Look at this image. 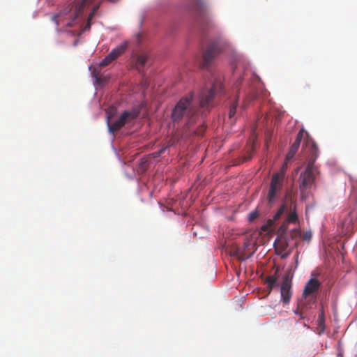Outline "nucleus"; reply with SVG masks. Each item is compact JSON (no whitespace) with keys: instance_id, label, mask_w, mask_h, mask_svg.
Wrapping results in <instances>:
<instances>
[{"instance_id":"20","label":"nucleus","mask_w":357,"mask_h":357,"mask_svg":"<svg viewBox=\"0 0 357 357\" xmlns=\"http://www.w3.org/2000/svg\"><path fill=\"white\" fill-rule=\"evenodd\" d=\"M298 305L299 307L301 308V313L303 314V316L306 317L310 307L307 304L303 303L302 301H301Z\"/></svg>"},{"instance_id":"27","label":"nucleus","mask_w":357,"mask_h":357,"mask_svg":"<svg viewBox=\"0 0 357 357\" xmlns=\"http://www.w3.org/2000/svg\"><path fill=\"white\" fill-rule=\"evenodd\" d=\"M250 158H251V154H250L248 156L244 157L243 162H246V161L249 160Z\"/></svg>"},{"instance_id":"10","label":"nucleus","mask_w":357,"mask_h":357,"mask_svg":"<svg viewBox=\"0 0 357 357\" xmlns=\"http://www.w3.org/2000/svg\"><path fill=\"white\" fill-rule=\"evenodd\" d=\"M280 294L283 303L289 304L291 298V280L288 275H286L282 280Z\"/></svg>"},{"instance_id":"18","label":"nucleus","mask_w":357,"mask_h":357,"mask_svg":"<svg viewBox=\"0 0 357 357\" xmlns=\"http://www.w3.org/2000/svg\"><path fill=\"white\" fill-rule=\"evenodd\" d=\"M98 8H99L98 5L95 6L93 7L92 11L90 13V14H89V17H88L87 24H86V25L84 28V31H89L90 29V27H91V20L93 18V17L95 13L96 12V10L98 9Z\"/></svg>"},{"instance_id":"8","label":"nucleus","mask_w":357,"mask_h":357,"mask_svg":"<svg viewBox=\"0 0 357 357\" xmlns=\"http://www.w3.org/2000/svg\"><path fill=\"white\" fill-rule=\"evenodd\" d=\"M305 139V142L303 144V147L305 149V151L307 153V156L310 154V143L311 142H315L310 137L308 132H307L304 128L300 130L298 133L297 134L296 138L294 142L291 146L289 152L287 154L286 159L290 160L291 159L297 151L301 144V142L302 139Z\"/></svg>"},{"instance_id":"23","label":"nucleus","mask_w":357,"mask_h":357,"mask_svg":"<svg viewBox=\"0 0 357 357\" xmlns=\"http://www.w3.org/2000/svg\"><path fill=\"white\" fill-rule=\"evenodd\" d=\"M312 237V234L310 231H305L302 236V238L303 241H310Z\"/></svg>"},{"instance_id":"16","label":"nucleus","mask_w":357,"mask_h":357,"mask_svg":"<svg viewBox=\"0 0 357 357\" xmlns=\"http://www.w3.org/2000/svg\"><path fill=\"white\" fill-rule=\"evenodd\" d=\"M135 62L137 68L139 70V68L143 67L146 61H147V56L145 54H139L135 56Z\"/></svg>"},{"instance_id":"26","label":"nucleus","mask_w":357,"mask_h":357,"mask_svg":"<svg viewBox=\"0 0 357 357\" xmlns=\"http://www.w3.org/2000/svg\"><path fill=\"white\" fill-rule=\"evenodd\" d=\"M59 17L58 15H54L52 17V20L56 24H59V22L57 20V18Z\"/></svg>"},{"instance_id":"21","label":"nucleus","mask_w":357,"mask_h":357,"mask_svg":"<svg viewBox=\"0 0 357 357\" xmlns=\"http://www.w3.org/2000/svg\"><path fill=\"white\" fill-rule=\"evenodd\" d=\"M237 101L234 102L231 104L229 111V117L231 119L232 118L236 112V108H237Z\"/></svg>"},{"instance_id":"4","label":"nucleus","mask_w":357,"mask_h":357,"mask_svg":"<svg viewBox=\"0 0 357 357\" xmlns=\"http://www.w3.org/2000/svg\"><path fill=\"white\" fill-rule=\"evenodd\" d=\"M222 89V84L220 80H215L210 89H203L199 95V103L201 109L204 111H209L213 106V98ZM202 112V115H204Z\"/></svg>"},{"instance_id":"12","label":"nucleus","mask_w":357,"mask_h":357,"mask_svg":"<svg viewBox=\"0 0 357 357\" xmlns=\"http://www.w3.org/2000/svg\"><path fill=\"white\" fill-rule=\"evenodd\" d=\"M321 283L318 280L315 278H311L306 284L303 296L306 297L307 296L315 292L320 287Z\"/></svg>"},{"instance_id":"24","label":"nucleus","mask_w":357,"mask_h":357,"mask_svg":"<svg viewBox=\"0 0 357 357\" xmlns=\"http://www.w3.org/2000/svg\"><path fill=\"white\" fill-rule=\"evenodd\" d=\"M301 312V308L298 305L296 309L294 310L295 314L298 315L300 317V319H305V317L303 316V314Z\"/></svg>"},{"instance_id":"5","label":"nucleus","mask_w":357,"mask_h":357,"mask_svg":"<svg viewBox=\"0 0 357 357\" xmlns=\"http://www.w3.org/2000/svg\"><path fill=\"white\" fill-rule=\"evenodd\" d=\"M285 171V167L283 166L279 172L274 173L271 176L267 194V200L270 204L274 203L280 196L283 188Z\"/></svg>"},{"instance_id":"19","label":"nucleus","mask_w":357,"mask_h":357,"mask_svg":"<svg viewBox=\"0 0 357 357\" xmlns=\"http://www.w3.org/2000/svg\"><path fill=\"white\" fill-rule=\"evenodd\" d=\"M301 236V231L299 229L295 228L290 231L289 234H288L289 240L296 239Z\"/></svg>"},{"instance_id":"13","label":"nucleus","mask_w":357,"mask_h":357,"mask_svg":"<svg viewBox=\"0 0 357 357\" xmlns=\"http://www.w3.org/2000/svg\"><path fill=\"white\" fill-rule=\"evenodd\" d=\"M206 130V127L204 125H202L197 130L191 129V127L183 130V135L185 137H188L191 136L192 134L197 135H202Z\"/></svg>"},{"instance_id":"3","label":"nucleus","mask_w":357,"mask_h":357,"mask_svg":"<svg viewBox=\"0 0 357 357\" xmlns=\"http://www.w3.org/2000/svg\"><path fill=\"white\" fill-rule=\"evenodd\" d=\"M319 154V148L316 142L310 143V154L307 156V166L305 170L300 175V189L303 191L311 188L314 181L313 169H315L314 162Z\"/></svg>"},{"instance_id":"9","label":"nucleus","mask_w":357,"mask_h":357,"mask_svg":"<svg viewBox=\"0 0 357 357\" xmlns=\"http://www.w3.org/2000/svg\"><path fill=\"white\" fill-rule=\"evenodd\" d=\"M128 47V43L124 42L116 48L113 49L109 54H107L104 59L100 63V66L105 67L110 64L113 61L123 54Z\"/></svg>"},{"instance_id":"15","label":"nucleus","mask_w":357,"mask_h":357,"mask_svg":"<svg viewBox=\"0 0 357 357\" xmlns=\"http://www.w3.org/2000/svg\"><path fill=\"white\" fill-rule=\"evenodd\" d=\"M278 280V277L276 275V273L274 275H269L266 278V283L267 284V287L268 288V294L271 293L273 288L276 285Z\"/></svg>"},{"instance_id":"7","label":"nucleus","mask_w":357,"mask_h":357,"mask_svg":"<svg viewBox=\"0 0 357 357\" xmlns=\"http://www.w3.org/2000/svg\"><path fill=\"white\" fill-rule=\"evenodd\" d=\"M139 112L137 109H132L131 111H124L119 118L112 122L109 118L107 119V125L109 132L114 133L119 131L126 123L134 121L139 116Z\"/></svg>"},{"instance_id":"17","label":"nucleus","mask_w":357,"mask_h":357,"mask_svg":"<svg viewBox=\"0 0 357 357\" xmlns=\"http://www.w3.org/2000/svg\"><path fill=\"white\" fill-rule=\"evenodd\" d=\"M91 3V0H82V2L79 4V6H76V15L75 17H78V15L82 12L84 7L89 3Z\"/></svg>"},{"instance_id":"1","label":"nucleus","mask_w":357,"mask_h":357,"mask_svg":"<svg viewBox=\"0 0 357 357\" xmlns=\"http://www.w3.org/2000/svg\"><path fill=\"white\" fill-rule=\"evenodd\" d=\"M194 93L190 92L182 97L172 112V120L174 127H182L183 130L192 127L196 122L198 110L193 103Z\"/></svg>"},{"instance_id":"22","label":"nucleus","mask_w":357,"mask_h":357,"mask_svg":"<svg viewBox=\"0 0 357 357\" xmlns=\"http://www.w3.org/2000/svg\"><path fill=\"white\" fill-rule=\"evenodd\" d=\"M259 216V213L257 210H255L252 211L249 214L248 220L250 222H253L255 219H257Z\"/></svg>"},{"instance_id":"25","label":"nucleus","mask_w":357,"mask_h":357,"mask_svg":"<svg viewBox=\"0 0 357 357\" xmlns=\"http://www.w3.org/2000/svg\"><path fill=\"white\" fill-rule=\"evenodd\" d=\"M167 149V147H165L163 149H161L160 150L158 151H155L154 153H152V155L154 157V158H157V157H159L162 153H164V151H165V149Z\"/></svg>"},{"instance_id":"11","label":"nucleus","mask_w":357,"mask_h":357,"mask_svg":"<svg viewBox=\"0 0 357 357\" xmlns=\"http://www.w3.org/2000/svg\"><path fill=\"white\" fill-rule=\"evenodd\" d=\"M289 213V208H288L285 204H282L278 208L276 213L273 215V218L268 220L267 224L264 225L261 227V230H263L264 231H268L269 227H273L275 222L278 220L282 215H284V214L287 215Z\"/></svg>"},{"instance_id":"6","label":"nucleus","mask_w":357,"mask_h":357,"mask_svg":"<svg viewBox=\"0 0 357 357\" xmlns=\"http://www.w3.org/2000/svg\"><path fill=\"white\" fill-rule=\"evenodd\" d=\"M227 46L228 43L222 38H219L213 40L203 54V63L202 64V67H208L213 59L225 50Z\"/></svg>"},{"instance_id":"2","label":"nucleus","mask_w":357,"mask_h":357,"mask_svg":"<svg viewBox=\"0 0 357 357\" xmlns=\"http://www.w3.org/2000/svg\"><path fill=\"white\" fill-rule=\"evenodd\" d=\"M298 221V217L296 212V201L291 200L289 213L287 214L282 224L278 228L277 232L278 238L274 243L276 252L281 256L282 259H286L291 253V250H288L289 237L287 229L289 224H296Z\"/></svg>"},{"instance_id":"14","label":"nucleus","mask_w":357,"mask_h":357,"mask_svg":"<svg viewBox=\"0 0 357 357\" xmlns=\"http://www.w3.org/2000/svg\"><path fill=\"white\" fill-rule=\"evenodd\" d=\"M194 7L196 13L199 15H204L206 12V3L201 0H195Z\"/></svg>"},{"instance_id":"29","label":"nucleus","mask_w":357,"mask_h":357,"mask_svg":"<svg viewBox=\"0 0 357 357\" xmlns=\"http://www.w3.org/2000/svg\"><path fill=\"white\" fill-rule=\"evenodd\" d=\"M236 99H238V97H236ZM237 101L238 102V100H236L234 102Z\"/></svg>"},{"instance_id":"28","label":"nucleus","mask_w":357,"mask_h":357,"mask_svg":"<svg viewBox=\"0 0 357 357\" xmlns=\"http://www.w3.org/2000/svg\"><path fill=\"white\" fill-rule=\"evenodd\" d=\"M145 163H146V162H142L140 163V166H141L142 168H143V167H145Z\"/></svg>"}]
</instances>
